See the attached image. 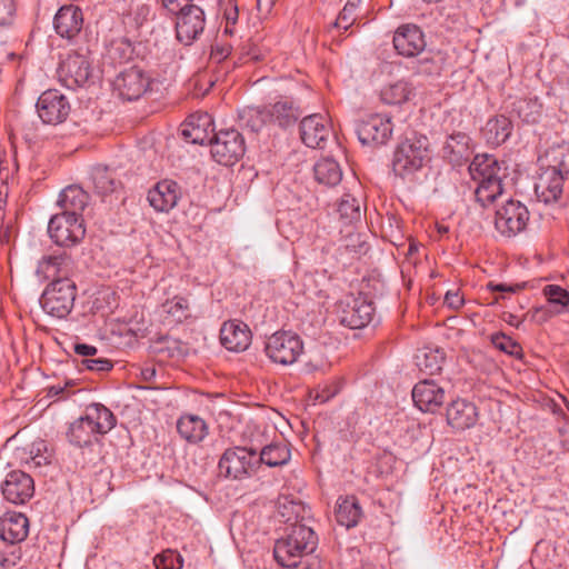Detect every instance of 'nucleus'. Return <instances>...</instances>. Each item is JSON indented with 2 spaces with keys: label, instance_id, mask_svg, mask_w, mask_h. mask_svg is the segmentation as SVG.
<instances>
[{
  "label": "nucleus",
  "instance_id": "774afa93",
  "mask_svg": "<svg viewBox=\"0 0 569 569\" xmlns=\"http://www.w3.org/2000/svg\"><path fill=\"white\" fill-rule=\"evenodd\" d=\"M237 17H238V12H237V10H234V12H233L232 14H231V13H229V14L227 16V21H228V23H229L230 21H231L232 23H234V22H236V20H237Z\"/></svg>",
  "mask_w": 569,
  "mask_h": 569
},
{
  "label": "nucleus",
  "instance_id": "4468645a",
  "mask_svg": "<svg viewBox=\"0 0 569 569\" xmlns=\"http://www.w3.org/2000/svg\"><path fill=\"white\" fill-rule=\"evenodd\" d=\"M60 80L68 88H76L86 84L91 74L90 62L87 57L80 53H70L60 63L58 69Z\"/></svg>",
  "mask_w": 569,
  "mask_h": 569
},
{
  "label": "nucleus",
  "instance_id": "f8f14e48",
  "mask_svg": "<svg viewBox=\"0 0 569 569\" xmlns=\"http://www.w3.org/2000/svg\"><path fill=\"white\" fill-rule=\"evenodd\" d=\"M70 110L67 97L54 89L42 92L37 101V112L43 124L62 123L68 118Z\"/></svg>",
  "mask_w": 569,
  "mask_h": 569
},
{
  "label": "nucleus",
  "instance_id": "680f3d73",
  "mask_svg": "<svg viewBox=\"0 0 569 569\" xmlns=\"http://www.w3.org/2000/svg\"><path fill=\"white\" fill-rule=\"evenodd\" d=\"M69 386H71L70 382H67L64 386H60V385L51 386L48 389V397H50V398H66V397H68V395L64 396V391L67 390V388Z\"/></svg>",
  "mask_w": 569,
  "mask_h": 569
},
{
  "label": "nucleus",
  "instance_id": "09e8293b",
  "mask_svg": "<svg viewBox=\"0 0 569 569\" xmlns=\"http://www.w3.org/2000/svg\"><path fill=\"white\" fill-rule=\"evenodd\" d=\"M22 138L30 147L40 146L48 139L43 124L36 121H24L22 123Z\"/></svg>",
  "mask_w": 569,
  "mask_h": 569
},
{
  "label": "nucleus",
  "instance_id": "bb28decb",
  "mask_svg": "<svg viewBox=\"0 0 569 569\" xmlns=\"http://www.w3.org/2000/svg\"><path fill=\"white\" fill-rule=\"evenodd\" d=\"M270 123L287 128L300 118L301 110L290 97H280L276 102L266 104Z\"/></svg>",
  "mask_w": 569,
  "mask_h": 569
},
{
  "label": "nucleus",
  "instance_id": "603ef678",
  "mask_svg": "<svg viewBox=\"0 0 569 569\" xmlns=\"http://www.w3.org/2000/svg\"><path fill=\"white\" fill-rule=\"evenodd\" d=\"M108 54L113 61H127L132 56L131 43L126 39L113 40L108 49Z\"/></svg>",
  "mask_w": 569,
  "mask_h": 569
},
{
  "label": "nucleus",
  "instance_id": "39448f33",
  "mask_svg": "<svg viewBox=\"0 0 569 569\" xmlns=\"http://www.w3.org/2000/svg\"><path fill=\"white\" fill-rule=\"evenodd\" d=\"M258 468V451L247 447L227 449L218 463L219 475L232 480L250 478Z\"/></svg>",
  "mask_w": 569,
  "mask_h": 569
},
{
  "label": "nucleus",
  "instance_id": "4be33fe9",
  "mask_svg": "<svg viewBox=\"0 0 569 569\" xmlns=\"http://www.w3.org/2000/svg\"><path fill=\"white\" fill-rule=\"evenodd\" d=\"M180 197V188L176 181L161 180L148 192V201L150 206L159 212H168L178 202Z\"/></svg>",
  "mask_w": 569,
  "mask_h": 569
},
{
  "label": "nucleus",
  "instance_id": "13d9d810",
  "mask_svg": "<svg viewBox=\"0 0 569 569\" xmlns=\"http://www.w3.org/2000/svg\"><path fill=\"white\" fill-rule=\"evenodd\" d=\"M192 0H161L163 8L171 13H178L183 4H192Z\"/></svg>",
  "mask_w": 569,
  "mask_h": 569
},
{
  "label": "nucleus",
  "instance_id": "a19ab883",
  "mask_svg": "<svg viewBox=\"0 0 569 569\" xmlns=\"http://www.w3.org/2000/svg\"><path fill=\"white\" fill-rule=\"evenodd\" d=\"M412 94L411 86L403 80L386 86L380 93L381 100L387 104H401Z\"/></svg>",
  "mask_w": 569,
  "mask_h": 569
},
{
  "label": "nucleus",
  "instance_id": "6e6552de",
  "mask_svg": "<svg viewBox=\"0 0 569 569\" xmlns=\"http://www.w3.org/2000/svg\"><path fill=\"white\" fill-rule=\"evenodd\" d=\"M210 147L212 158L223 166H232L246 151L244 139L234 129L221 130L214 133Z\"/></svg>",
  "mask_w": 569,
  "mask_h": 569
},
{
  "label": "nucleus",
  "instance_id": "338daca9",
  "mask_svg": "<svg viewBox=\"0 0 569 569\" xmlns=\"http://www.w3.org/2000/svg\"><path fill=\"white\" fill-rule=\"evenodd\" d=\"M230 54V48L223 47V48H216L212 50V57L217 59L218 61H221L226 59Z\"/></svg>",
  "mask_w": 569,
  "mask_h": 569
},
{
  "label": "nucleus",
  "instance_id": "393cba45",
  "mask_svg": "<svg viewBox=\"0 0 569 569\" xmlns=\"http://www.w3.org/2000/svg\"><path fill=\"white\" fill-rule=\"evenodd\" d=\"M220 341L230 351H243L251 341V332L243 322L227 321L220 329Z\"/></svg>",
  "mask_w": 569,
  "mask_h": 569
},
{
  "label": "nucleus",
  "instance_id": "a211bd4d",
  "mask_svg": "<svg viewBox=\"0 0 569 569\" xmlns=\"http://www.w3.org/2000/svg\"><path fill=\"white\" fill-rule=\"evenodd\" d=\"M213 120L207 112H197L182 123L181 134L191 143L204 144L213 140Z\"/></svg>",
  "mask_w": 569,
  "mask_h": 569
},
{
  "label": "nucleus",
  "instance_id": "49530a36",
  "mask_svg": "<svg viewBox=\"0 0 569 569\" xmlns=\"http://www.w3.org/2000/svg\"><path fill=\"white\" fill-rule=\"evenodd\" d=\"M163 312L176 323H181L190 317L187 298L174 296L162 305Z\"/></svg>",
  "mask_w": 569,
  "mask_h": 569
},
{
  "label": "nucleus",
  "instance_id": "3c124183",
  "mask_svg": "<svg viewBox=\"0 0 569 569\" xmlns=\"http://www.w3.org/2000/svg\"><path fill=\"white\" fill-rule=\"evenodd\" d=\"M153 563L156 569H181L183 559L178 552L166 550L154 557Z\"/></svg>",
  "mask_w": 569,
  "mask_h": 569
},
{
  "label": "nucleus",
  "instance_id": "2eb2a0df",
  "mask_svg": "<svg viewBox=\"0 0 569 569\" xmlns=\"http://www.w3.org/2000/svg\"><path fill=\"white\" fill-rule=\"evenodd\" d=\"M392 42L398 54L407 58L419 56L426 48L423 32L418 26L411 23L398 27Z\"/></svg>",
  "mask_w": 569,
  "mask_h": 569
},
{
  "label": "nucleus",
  "instance_id": "0eeeda50",
  "mask_svg": "<svg viewBox=\"0 0 569 569\" xmlns=\"http://www.w3.org/2000/svg\"><path fill=\"white\" fill-rule=\"evenodd\" d=\"M48 232L56 244L73 247L84 238L86 228L80 217L72 213H59L50 219Z\"/></svg>",
  "mask_w": 569,
  "mask_h": 569
},
{
  "label": "nucleus",
  "instance_id": "69168bd1",
  "mask_svg": "<svg viewBox=\"0 0 569 569\" xmlns=\"http://www.w3.org/2000/svg\"><path fill=\"white\" fill-rule=\"evenodd\" d=\"M338 387H329L325 388L321 393H318L317 399H319L321 402L328 401L330 398H332L338 392Z\"/></svg>",
  "mask_w": 569,
  "mask_h": 569
},
{
  "label": "nucleus",
  "instance_id": "7ed1b4c3",
  "mask_svg": "<svg viewBox=\"0 0 569 569\" xmlns=\"http://www.w3.org/2000/svg\"><path fill=\"white\" fill-rule=\"evenodd\" d=\"M318 546V537L308 523H296L290 531L274 543L276 561L286 568L300 563L302 557L312 553Z\"/></svg>",
  "mask_w": 569,
  "mask_h": 569
},
{
  "label": "nucleus",
  "instance_id": "dca6fc26",
  "mask_svg": "<svg viewBox=\"0 0 569 569\" xmlns=\"http://www.w3.org/2000/svg\"><path fill=\"white\" fill-rule=\"evenodd\" d=\"M1 490L7 501L23 505L33 496V479L23 471H10L1 486Z\"/></svg>",
  "mask_w": 569,
  "mask_h": 569
},
{
  "label": "nucleus",
  "instance_id": "052dcab7",
  "mask_svg": "<svg viewBox=\"0 0 569 569\" xmlns=\"http://www.w3.org/2000/svg\"><path fill=\"white\" fill-rule=\"evenodd\" d=\"M74 352L79 356L91 357L97 353V348L86 343H77L74 346Z\"/></svg>",
  "mask_w": 569,
  "mask_h": 569
},
{
  "label": "nucleus",
  "instance_id": "0e129e2a",
  "mask_svg": "<svg viewBox=\"0 0 569 569\" xmlns=\"http://www.w3.org/2000/svg\"><path fill=\"white\" fill-rule=\"evenodd\" d=\"M157 375L156 368L153 366H147L140 369L141 380L146 382H151Z\"/></svg>",
  "mask_w": 569,
  "mask_h": 569
},
{
  "label": "nucleus",
  "instance_id": "5701e85b",
  "mask_svg": "<svg viewBox=\"0 0 569 569\" xmlns=\"http://www.w3.org/2000/svg\"><path fill=\"white\" fill-rule=\"evenodd\" d=\"M477 420L478 409L471 401L457 399L447 408V422L456 430L469 429L476 425Z\"/></svg>",
  "mask_w": 569,
  "mask_h": 569
},
{
  "label": "nucleus",
  "instance_id": "de8ad7c7",
  "mask_svg": "<svg viewBox=\"0 0 569 569\" xmlns=\"http://www.w3.org/2000/svg\"><path fill=\"white\" fill-rule=\"evenodd\" d=\"M543 295L548 302L553 305L556 312L569 309V292L557 284H548L543 288Z\"/></svg>",
  "mask_w": 569,
  "mask_h": 569
},
{
  "label": "nucleus",
  "instance_id": "c85d7f7f",
  "mask_svg": "<svg viewBox=\"0 0 569 569\" xmlns=\"http://www.w3.org/2000/svg\"><path fill=\"white\" fill-rule=\"evenodd\" d=\"M177 430L190 443H198L208 435L206 421L196 415L181 416L177 421Z\"/></svg>",
  "mask_w": 569,
  "mask_h": 569
},
{
  "label": "nucleus",
  "instance_id": "1a4fd4ad",
  "mask_svg": "<svg viewBox=\"0 0 569 569\" xmlns=\"http://www.w3.org/2000/svg\"><path fill=\"white\" fill-rule=\"evenodd\" d=\"M568 173L565 162L561 160L557 167H549L538 177L535 183V192L539 201L551 203H563V173Z\"/></svg>",
  "mask_w": 569,
  "mask_h": 569
},
{
  "label": "nucleus",
  "instance_id": "4c0bfd02",
  "mask_svg": "<svg viewBox=\"0 0 569 569\" xmlns=\"http://www.w3.org/2000/svg\"><path fill=\"white\" fill-rule=\"evenodd\" d=\"M416 361L420 371L435 375L441 371L445 355L439 349L423 348L416 355Z\"/></svg>",
  "mask_w": 569,
  "mask_h": 569
},
{
  "label": "nucleus",
  "instance_id": "20e7f679",
  "mask_svg": "<svg viewBox=\"0 0 569 569\" xmlns=\"http://www.w3.org/2000/svg\"><path fill=\"white\" fill-rule=\"evenodd\" d=\"M429 160V141L426 136L412 133L397 146L392 158V171L401 179H412Z\"/></svg>",
  "mask_w": 569,
  "mask_h": 569
},
{
  "label": "nucleus",
  "instance_id": "6ab92c4d",
  "mask_svg": "<svg viewBox=\"0 0 569 569\" xmlns=\"http://www.w3.org/2000/svg\"><path fill=\"white\" fill-rule=\"evenodd\" d=\"M149 79L139 68L132 67L122 71L114 81L119 96L127 101L138 100L148 89Z\"/></svg>",
  "mask_w": 569,
  "mask_h": 569
},
{
  "label": "nucleus",
  "instance_id": "4d7b16f0",
  "mask_svg": "<svg viewBox=\"0 0 569 569\" xmlns=\"http://www.w3.org/2000/svg\"><path fill=\"white\" fill-rule=\"evenodd\" d=\"M84 367L92 371H108L112 368V363L108 359H84L82 361Z\"/></svg>",
  "mask_w": 569,
  "mask_h": 569
},
{
  "label": "nucleus",
  "instance_id": "c03bdc74",
  "mask_svg": "<svg viewBox=\"0 0 569 569\" xmlns=\"http://www.w3.org/2000/svg\"><path fill=\"white\" fill-rule=\"evenodd\" d=\"M240 120L251 131L258 132L263 126L270 123L267 106L244 108L240 112Z\"/></svg>",
  "mask_w": 569,
  "mask_h": 569
},
{
  "label": "nucleus",
  "instance_id": "9d476101",
  "mask_svg": "<svg viewBox=\"0 0 569 569\" xmlns=\"http://www.w3.org/2000/svg\"><path fill=\"white\" fill-rule=\"evenodd\" d=\"M529 216L525 204L509 199L496 211L495 227L502 236L513 237L526 229Z\"/></svg>",
  "mask_w": 569,
  "mask_h": 569
},
{
  "label": "nucleus",
  "instance_id": "c9c22d12",
  "mask_svg": "<svg viewBox=\"0 0 569 569\" xmlns=\"http://www.w3.org/2000/svg\"><path fill=\"white\" fill-rule=\"evenodd\" d=\"M511 130V121L505 116H499L487 121L483 133L489 143L500 146L509 138Z\"/></svg>",
  "mask_w": 569,
  "mask_h": 569
},
{
  "label": "nucleus",
  "instance_id": "412c9836",
  "mask_svg": "<svg viewBox=\"0 0 569 569\" xmlns=\"http://www.w3.org/2000/svg\"><path fill=\"white\" fill-rule=\"evenodd\" d=\"M83 14L79 7L62 6L54 16L53 27L56 32L66 39H73L82 30Z\"/></svg>",
  "mask_w": 569,
  "mask_h": 569
},
{
  "label": "nucleus",
  "instance_id": "8fccbe9b",
  "mask_svg": "<svg viewBox=\"0 0 569 569\" xmlns=\"http://www.w3.org/2000/svg\"><path fill=\"white\" fill-rule=\"evenodd\" d=\"M490 341L493 345L495 348L498 350L513 356V357H520L522 352L521 346L512 340L509 336L505 335L503 332H495L490 336Z\"/></svg>",
  "mask_w": 569,
  "mask_h": 569
},
{
  "label": "nucleus",
  "instance_id": "5fc2aeb1",
  "mask_svg": "<svg viewBox=\"0 0 569 569\" xmlns=\"http://www.w3.org/2000/svg\"><path fill=\"white\" fill-rule=\"evenodd\" d=\"M415 70L419 74L433 76L440 73L441 66L433 57L426 56L417 61Z\"/></svg>",
  "mask_w": 569,
  "mask_h": 569
},
{
  "label": "nucleus",
  "instance_id": "37998d69",
  "mask_svg": "<svg viewBox=\"0 0 569 569\" xmlns=\"http://www.w3.org/2000/svg\"><path fill=\"white\" fill-rule=\"evenodd\" d=\"M28 455L26 463L29 465L30 469L48 466L52 460V452L47 441L42 439L36 440L30 445Z\"/></svg>",
  "mask_w": 569,
  "mask_h": 569
},
{
  "label": "nucleus",
  "instance_id": "423d86ee",
  "mask_svg": "<svg viewBox=\"0 0 569 569\" xmlns=\"http://www.w3.org/2000/svg\"><path fill=\"white\" fill-rule=\"evenodd\" d=\"M264 349L271 361L288 366L298 360L302 353L303 343L296 333L278 331L268 338Z\"/></svg>",
  "mask_w": 569,
  "mask_h": 569
},
{
  "label": "nucleus",
  "instance_id": "79ce46f5",
  "mask_svg": "<svg viewBox=\"0 0 569 569\" xmlns=\"http://www.w3.org/2000/svg\"><path fill=\"white\" fill-rule=\"evenodd\" d=\"M512 111L526 123H536L541 117L542 106L537 98L519 99Z\"/></svg>",
  "mask_w": 569,
  "mask_h": 569
},
{
  "label": "nucleus",
  "instance_id": "9b49d317",
  "mask_svg": "<svg viewBox=\"0 0 569 569\" xmlns=\"http://www.w3.org/2000/svg\"><path fill=\"white\" fill-rule=\"evenodd\" d=\"M176 16V37L182 44L190 46L204 30V12L200 7L187 3Z\"/></svg>",
  "mask_w": 569,
  "mask_h": 569
},
{
  "label": "nucleus",
  "instance_id": "cd10ccee",
  "mask_svg": "<svg viewBox=\"0 0 569 569\" xmlns=\"http://www.w3.org/2000/svg\"><path fill=\"white\" fill-rule=\"evenodd\" d=\"M505 169L491 154H476L469 164V172L473 181L502 180Z\"/></svg>",
  "mask_w": 569,
  "mask_h": 569
},
{
  "label": "nucleus",
  "instance_id": "58836bf2",
  "mask_svg": "<svg viewBox=\"0 0 569 569\" xmlns=\"http://www.w3.org/2000/svg\"><path fill=\"white\" fill-rule=\"evenodd\" d=\"M337 212L345 224H352L361 220L362 211L360 201L353 196L346 193L337 204Z\"/></svg>",
  "mask_w": 569,
  "mask_h": 569
},
{
  "label": "nucleus",
  "instance_id": "2f4dec72",
  "mask_svg": "<svg viewBox=\"0 0 569 569\" xmlns=\"http://www.w3.org/2000/svg\"><path fill=\"white\" fill-rule=\"evenodd\" d=\"M88 193L78 186H69L59 196L58 204L63 209L62 213H72L80 217L88 204Z\"/></svg>",
  "mask_w": 569,
  "mask_h": 569
},
{
  "label": "nucleus",
  "instance_id": "864d4df0",
  "mask_svg": "<svg viewBox=\"0 0 569 569\" xmlns=\"http://www.w3.org/2000/svg\"><path fill=\"white\" fill-rule=\"evenodd\" d=\"M357 9V3L353 1H348L338 18L335 21V27L343 29L347 31L356 21L355 11Z\"/></svg>",
  "mask_w": 569,
  "mask_h": 569
},
{
  "label": "nucleus",
  "instance_id": "aec40b11",
  "mask_svg": "<svg viewBox=\"0 0 569 569\" xmlns=\"http://www.w3.org/2000/svg\"><path fill=\"white\" fill-rule=\"evenodd\" d=\"M375 317V307L366 298L358 297L341 312V323L350 329H361L368 326Z\"/></svg>",
  "mask_w": 569,
  "mask_h": 569
},
{
  "label": "nucleus",
  "instance_id": "ea45409f",
  "mask_svg": "<svg viewBox=\"0 0 569 569\" xmlns=\"http://www.w3.org/2000/svg\"><path fill=\"white\" fill-rule=\"evenodd\" d=\"M478 183L475 190L477 202L481 207H487L495 202L503 192L502 180L476 181Z\"/></svg>",
  "mask_w": 569,
  "mask_h": 569
},
{
  "label": "nucleus",
  "instance_id": "ddd939ff",
  "mask_svg": "<svg viewBox=\"0 0 569 569\" xmlns=\"http://www.w3.org/2000/svg\"><path fill=\"white\" fill-rule=\"evenodd\" d=\"M393 126L387 116L370 114L357 124V134L362 144H383L392 134Z\"/></svg>",
  "mask_w": 569,
  "mask_h": 569
},
{
  "label": "nucleus",
  "instance_id": "72a5a7b5",
  "mask_svg": "<svg viewBox=\"0 0 569 569\" xmlns=\"http://www.w3.org/2000/svg\"><path fill=\"white\" fill-rule=\"evenodd\" d=\"M91 180L96 191L101 196L114 192L121 184L113 170L103 166H96L91 170Z\"/></svg>",
  "mask_w": 569,
  "mask_h": 569
},
{
  "label": "nucleus",
  "instance_id": "e2e57ef3",
  "mask_svg": "<svg viewBox=\"0 0 569 569\" xmlns=\"http://www.w3.org/2000/svg\"><path fill=\"white\" fill-rule=\"evenodd\" d=\"M488 289L492 292L495 291H499V292H516L520 286H509V284H503V283H493V282H489L488 283Z\"/></svg>",
  "mask_w": 569,
  "mask_h": 569
},
{
  "label": "nucleus",
  "instance_id": "473e14b6",
  "mask_svg": "<svg viewBox=\"0 0 569 569\" xmlns=\"http://www.w3.org/2000/svg\"><path fill=\"white\" fill-rule=\"evenodd\" d=\"M362 516L361 507L355 496L339 497L336 508V520L347 529L356 527Z\"/></svg>",
  "mask_w": 569,
  "mask_h": 569
},
{
  "label": "nucleus",
  "instance_id": "e433bc0d",
  "mask_svg": "<svg viewBox=\"0 0 569 569\" xmlns=\"http://www.w3.org/2000/svg\"><path fill=\"white\" fill-rule=\"evenodd\" d=\"M290 458L291 452L286 443H270L258 453L259 466L261 463L269 467L283 466L289 462Z\"/></svg>",
  "mask_w": 569,
  "mask_h": 569
},
{
  "label": "nucleus",
  "instance_id": "c756f323",
  "mask_svg": "<svg viewBox=\"0 0 569 569\" xmlns=\"http://www.w3.org/2000/svg\"><path fill=\"white\" fill-rule=\"evenodd\" d=\"M277 513L280 517V521L288 523L292 528L296 523H308L310 525L309 510L306 507L295 500H290L287 497L280 498L277 505Z\"/></svg>",
  "mask_w": 569,
  "mask_h": 569
},
{
  "label": "nucleus",
  "instance_id": "a18cd8bd",
  "mask_svg": "<svg viewBox=\"0 0 569 569\" xmlns=\"http://www.w3.org/2000/svg\"><path fill=\"white\" fill-rule=\"evenodd\" d=\"M153 18L151 6L142 0H132L128 13L126 14L127 23L136 29L142 27L146 22Z\"/></svg>",
  "mask_w": 569,
  "mask_h": 569
},
{
  "label": "nucleus",
  "instance_id": "f03ea898",
  "mask_svg": "<svg viewBox=\"0 0 569 569\" xmlns=\"http://www.w3.org/2000/svg\"><path fill=\"white\" fill-rule=\"evenodd\" d=\"M116 422L110 409L101 403H91L83 416L70 423L67 439L74 447L89 448L98 441V436L108 433Z\"/></svg>",
  "mask_w": 569,
  "mask_h": 569
},
{
  "label": "nucleus",
  "instance_id": "7c9ffc66",
  "mask_svg": "<svg viewBox=\"0 0 569 569\" xmlns=\"http://www.w3.org/2000/svg\"><path fill=\"white\" fill-rule=\"evenodd\" d=\"M29 521L21 513H16L0 521V538L9 543L24 540L28 536Z\"/></svg>",
  "mask_w": 569,
  "mask_h": 569
},
{
  "label": "nucleus",
  "instance_id": "f257e3e1",
  "mask_svg": "<svg viewBox=\"0 0 569 569\" xmlns=\"http://www.w3.org/2000/svg\"><path fill=\"white\" fill-rule=\"evenodd\" d=\"M74 270V261L66 252L47 254L38 261L36 274L51 280L40 298V305L48 315L62 319L73 309L77 286L71 277Z\"/></svg>",
  "mask_w": 569,
  "mask_h": 569
},
{
  "label": "nucleus",
  "instance_id": "bf43d9fd",
  "mask_svg": "<svg viewBox=\"0 0 569 569\" xmlns=\"http://www.w3.org/2000/svg\"><path fill=\"white\" fill-rule=\"evenodd\" d=\"M445 303L452 309H458L462 306L463 299L457 291H448L445 296Z\"/></svg>",
  "mask_w": 569,
  "mask_h": 569
},
{
  "label": "nucleus",
  "instance_id": "f704fd0d",
  "mask_svg": "<svg viewBox=\"0 0 569 569\" xmlns=\"http://www.w3.org/2000/svg\"><path fill=\"white\" fill-rule=\"evenodd\" d=\"M313 172L316 180L328 187L337 186L342 179L339 163L331 158L319 160L313 167Z\"/></svg>",
  "mask_w": 569,
  "mask_h": 569
},
{
  "label": "nucleus",
  "instance_id": "b1692460",
  "mask_svg": "<svg viewBox=\"0 0 569 569\" xmlns=\"http://www.w3.org/2000/svg\"><path fill=\"white\" fill-rule=\"evenodd\" d=\"M302 142L309 148H321L329 136L327 120L318 113L305 117L300 123Z\"/></svg>",
  "mask_w": 569,
  "mask_h": 569
},
{
  "label": "nucleus",
  "instance_id": "6e6d98bb",
  "mask_svg": "<svg viewBox=\"0 0 569 569\" xmlns=\"http://www.w3.org/2000/svg\"><path fill=\"white\" fill-rule=\"evenodd\" d=\"M17 11L16 0H0V26L13 22Z\"/></svg>",
  "mask_w": 569,
  "mask_h": 569
},
{
  "label": "nucleus",
  "instance_id": "a878e982",
  "mask_svg": "<svg viewBox=\"0 0 569 569\" xmlns=\"http://www.w3.org/2000/svg\"><path fill=\"white\" fill-rule=\"evenodd\" d=\"M471 153V139L465 132L450 134L442 147L443 158L452 166H461L469 161Z\"/></svg>",
  "mask_w": 569,
  "mask_h": 569
},
{
  "label": "nucleus",
  "instance_id": "f3484780",
  "mask_svg": "<svg viewBox=\"0 0 569 569\" xmlns=\"http://www.w3.org/2000/svg\"><path fill=\"white\" fill-rule=\"evenodd\" d=\"M446 392L435 380H421L412 389V400L422 412H436L445 402Z\"/></svg>",
  "mask_w": 569,
  "mask_h": 569
}]
</instances>
